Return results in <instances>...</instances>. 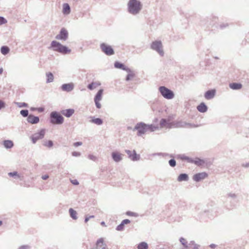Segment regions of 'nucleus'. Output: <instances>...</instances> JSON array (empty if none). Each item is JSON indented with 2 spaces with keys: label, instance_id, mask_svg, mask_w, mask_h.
<instances>
[{
  "label": "nucleus",
  "instance_id": "f257e3e1",
  "mask_svg": "<svg viewBox=\"0 0 249 249\" xmlns=\"http://www.w3.org/2000/svg\"><path fill=\"white\" fill-rule=\"evenodd\" d=\"M184 124L179 122H171L170 119H162L160 123V128H171L173 127H183Z\"/></svg>",
  "mask_w": 249,
  "mask_h": 249
},
{
  "label": "nucleus",
  "instance_id": "f03ea898",
  "mask_svg": "<svg viewBox=\"0 0 249 249\" xmlns=\"http://www.w3.org/2000/svg\"><path fill=\"white\" fill-rule=\"evenodd\" d=\"M128 11L133 14H137L141 9L140 2L137 0H129L128 3Z\"/></svg>",
  "mask_w": 249,
  "mask_h": 249
},
{
  "label": "nucleus",
  "instance_id": "7ed1b4c3",
  "mask_svg": "<svg viewBox=\"0 0 249 249\" xmlns=\"http://www.w3.org/2000/svg\"><path fill=\"white\" fill-rule=\"evenodd\" d=\"M51 47L53 48L54 51L64 54L68 53L71 52V50L56 41L52 42Z\"/></svg>",
  "mask_w": 249,
  "mask_h": 249
},
{
  "label": "nucleus",
  "instance_id": "20e7f679",
  "mask_svg": "<svg viewBox=\"0 0 249 249\" xmlns=\"http://www.w3.org/2000/svg\"><path fill=\"white\" fill-rule=\"evenodd\" d=\"M51 122L53 124H61L64 122L63 117L56 112H52L50 115Z\"/></svg>",
  "mask_w": 249,
  "mask_h": 249
},
{
  "label": "nucleus",
  "instance_id": "39448f33",
  "mask_svg": "<svg viewBox=\"0 0 249 249\" xmlns=\"http://www.w3.org/2000/svg\"><path fill=\"white\" fill-rule=\"evenodd\" d=\"M159 90L161 95L166 99H171L174 96L173 92L164 86L160 87Z\"/></svg>",
  "mask_w": 249,
  "mask_h": 249
},
{
  "label": "nucleus",
  "instance_id": "423d86ee",
  "mask_svg": "<svg viewBox=\"0 0 249 249\" xmlns=\"http://www.w3.org/2000/svg\"><path fill=\"white\" fill-rule=\"evenodd\" d=\"M134 129L138 130V135H141L147 131V124L142 123H138L135 126Z\"/></svg>",
  "mask_w": 249,
  "mask_h": 249
},
{
  "label": "nucleus",
  "instance_id": "0eeeda50",
  "mask_svg": "<svg viewBox=\"0 0 249 249\" xmlns=\"http://www.w3.org/2000/svg\"><path fill=\"white\" fill-rule=\"evenodd\" d=\"M151 47L152 49L157 51L160 55H162L163 52L162 49V44L161 41H155L152 43Z\"/></svg>",
  "mask_w": 249,
  "mask_h": 249
},
{
  "label": "nucleus",
  "instance_id": "6e6552de",
  "mask_svg": "<svg viewBox=\"0 0 249 249\" xmlns=\"http://www.w3.org/2000/svg\"><path fill=\"white\" fill-rule=\"evenodd\" d=\"M102 51L107 55H111L114 54V52L112 47L105 43L101 44Z\"/></svg>",
  "mask_w": 249,
  "mask_h": 249
},
{
  "label": "nucleus",
  "instance_id": "1a4fd4ad",
  "mask_svg": "<svg viewBox=\"0 0 249 249\" xmlns=\"http://www.w3.org/2000/svg\"><path fill=\"white\" fill-rule=\"evenodd\" d=\"M103 94V89H100L94 98V102L98 108H100L101 107V105L100 104L99 102L102 100Z\"/></svg>",
  "mask_w": 249,
  "mask_h": 249
},
{
  "label": "nucleus",
  "instance_id": "9d476101",
  "mask_svg": "<svg viewBox=\"0 0 249 249\" xmlns=\"http://www.w3.org/2000/svg\"><path fill=\"white\" fill-rule=\"evenodd\" d=\"M180 242L186 249H191L190 248H193L194 249H197L196 245L195 244L194 242H192L189 244V246H188L186 240L182 237L180 238Z\"/></svg>",
  "mask_w": 249,
  "mask_h": 249
},
{
  "label": "nucleus",
  "instance_id": "9b49d317",
  "mask_svg": "<svg viewBox=\"0 0 249 249\" xmlns=\"http://www.w3.org/2000/svg\"><path fill=\"white\" fill-rule=\"evenodd\" d=\"M208 174L206 172H201L194 175L193 179L196 182H198L207 178Z\"/></svg>",
  "mask_w": 249,
  "mask_h": 249
},
{
  "label": "nucleus",
  "instance_id": "f8f14e48",
  "mask_svg": "<svg viewBox=\"0 0 249 249\" xmlns=\"http://www.w3.org/2000/svg\"><path fill=\"white\" fill-rule=\"evenodd\" d=\"M45 133V130L44 129H41L39 132L35 134L32 137V141L33 143L36 142L39 139H42Z\"/></svg>",
  "mask_w": 249,
  "mask_h": 249
},
{
  "label": "nucleus",
  "instance_id": "ddd939ff",
  "mask_svg": "<svg viewBox=\"0 0 249 249\" xmlns=\"http://www.w3.org/2000/svg\"><path fill=\"white\" fill-rule=\"evenodd\" d=\"M68 37V32L65 28L61 29L59 35L56 36L57 39L66 40Z\"/></svg>",
  "mask_w": 249,
  "mask_h": 249
},
{
  "label": "nucleus",
  "instance_id": "4468645a",
  "mask_svg": "<svg viewBox=\"0 0 249 249\" xmlns=\"http://www.w3.org/2000/svg\"><path fill=\"white\" fill-rule=\"evenodd\" d=\"M126 152L128 155L129 157L132 160H137L140 158V156L139 155H137L134 150L133 151H131L130 150H126Z\"/></svg>",
  "mask_w": 249,
  "mask_h": 249
},
{
  "label": "nucleus",
  "instance_id": "2eb2a0df",
  "mask_svg": "<svg viewBox=\"0 0 249 249\" xmlns=\"http://www.w3.org/2000/svg\"><path fill=\"white\" fill-rule=\"evenodd\" d=\"M27 121L29 123L34 124H37L39 122V119L38 117L34 116L32 115H30L27 118Z\"/></svg>",
  "mask_w": 249,
  "mask_h": 249
},
{
  "label": "nucleus",
  "instance_id": "dca6fc26",
  "mask_svg": "<svg viewBox=\"0 0 249 249\" xmlns=\"http://www.w3.org/2000/svg\"><path fill=\"white\" fill-rule=\"evenodd\" d=\"M215 93V90L214 89L208 90L205 94V98L208 100L211 99L214 96Z\"/></svg>",
  "mask_w": 249,
  "mask_h": 249
},
{
  "label": "nucleus",
  "instance_id": "f3484780",
  "mask_svg": "<svg viewBox=\"0 0 249 249\" xmlns=\"http://www.w3.org/2000/svg\"><path fill=\"white\" fill-rule=\"evenodd\" d=\"M74 113L73 109H68L61 111V113L67 117H71Z\"/></svg>",
  "mask_w": 249,
  "mask_h": 249
},
{
  "label": "nucleus",
  "instance_id": "a211bd4d",
  "mask_svg": "<svg viewBox=\"0 0 249 249\" xmlns=\"http://www.w3.org/2000/svg\"><path fill=\"white\" fill-rule=\"evenodd\" d=\"M112 157L113 160L116 162H119L122 160V154L117 152H114L112 153Z\"/></svg>",
  "mask_w": 249,
  "mask_h": 249
},
{
  "label": "nucleus",
  "instance_id": "6ab92c4d",
  "mask_svg": "<svg viewBox=\"0 0 249 249\" xmlns=\"http://www.w3.org/2000/svg\"><path fill=\"white\" fill-rule=\"evenodd\" d=\"M197 110L200 112H205L207 110V107L204 103H201L197 107Z\"/></svg>",
  "mask_w": 249,
  "mask_h": 249
},
{
  "label": "nucleus",
  "instance_id": "aec40b11",
  "mask_svg": "<svg viewBox=\"0 0 249 249\" xmlns=\"http://www.w3.org/2000/svg\"><path fill=\"white\" fill-rule=\"evenodd\" d=\"M191 162L199 166L203 165L205 163L203 160L199 158H196L194 160H192Z\"/></svg>",
  "mask_w": 249,
  "mask_h": 249
},
{
  "label": "nucleus",
  "instance_id": "412c9836",
  "mask_svg": "<svg viewBox=\"0 0 249 249\" xmlns=\"http://www.w3.org/2000/svg\"><path fill=\"white\" fill-rule=\"evenodd\" d=\"M71 12L70 7L68 3L63 5V13L64 14H69Z\"/></svg>",
  "mask_w": 249,
  "mask_h": 249
},
{
  "label": "nucleus",
  "instance_id": "4be33fe9",
  "mask_svg": "<svg viewBox=\"0 0 249 249\" xmlns=\"http://www.w3.org/2000/svg\"><path fill=\"white\" fill-rule=\"evenodd\" d=\"M188 179V176L186 174H181L178 178V181H186Z\"/></svg>",
  "mask_w": 249,
  "mask_h": 249
},
{
  "label": "nucleus",
  "instance_id": "5701e85b",
  "mask_svg": "<svg viewBox=\"0 0 249 249\" xmlns=\"http://www.w3.org/2000/svg\"><path fill=\"white\" fill-rule=\"evenodd\" d=\"M63 90L66 91H71L73 89V85L72 84H64L62 86Z\"/></svg>",
  "mask_w": 249,
  "mask_h": 249
},
{
  "label": "nucleus",
  "instance_id": "b1692460",
  "mask_svg": "<svg viewBox=\"0 0 249 249\" xmlns=\"http://www.w3.org/2000/svg\"><path fill=\"white\" fill-rule=\"evenodd\" d=\"M230 87L233 89H239L242 88V85L239 83H231Z\"/></svg>",
  "mask_w": 249,
  "mask_h": 249
},
{
  "label": "nucleus",
  "instance_id": "393cba45",
  "mask_svg": "<svg viewBox=\"0 0 249 249\" xmlns=\"http://www.w3.org/2000/svg\"><path fill=\"white\" fill-rule=\"evenodd\" d=\"M4 146L7 148H10L13 146V142L10 140H6L3 142Z\"/></svg>",
  "mask_w": 249,
  "mask_h": 249
},
{
  "label": "nucleus",
  "instance_id": "a878e982",
  "mask_svg": "<svg viewBox=\"0 0 249 249\" xmlns=\"http://www.w3.org/2000/svg\"><path fill=\"white\" fill-rule=\"evenodd\" d=\"M100 85V83L99 82H92L89 85L88 87L89 89L92 90L98 87Z\"/></svg>",
  "mask_w": 249,
  "mask_h": 249
},
{
  "label": "nucleus",
  "instance_id": "bb28decb",
  "mask_svg": "<svg viewBox=\"0 0 249 249\" xmlns=\"http://www.w3.org/2000/svg\"><path fill=\"white\" fill-rule=\"evenodd\" d=\"M160 128L158 126H155L153 124L147 125V130L150 131H154Z\"/></svg>",
  "mask_w": 249,
  "mask_h": 249
},
{
  "label": "nucleus",
  "instance_id": "cd10ccee",
  "mask_svg": "<svg viewBox=\"0 0 249 249\" xmlns=\"http://www.w3.org/2000/svg\"><path fill=\"white\" fill-rule=\"evenodd\" d=\"M69 212L71 216L73 219H77V213L75 211L73 210L72 208H70L69 210Z\"/></svg>",
  "mask_w": 249,
  "mask_h": 249
},
{
  "label": "nucleus",
  "instance_id": "c85d7f7f",
  "mask_svg": "<svg viewBox=\"0 0 249 249\" xmlns=\"http://www.w3.org/2000/svg\"><path fill=\"white\" fill-rule=\"evenodd\" d=\"M135 77V73L132 71H129L126 77V81H129L133 79Z\"/></svg>",
  "mask_w": 249,
  "mask_h": 249
},
{
  "label": "nucleus",
  "instance_id": "c756f323",
  "mask_svg": "<svg viewBox=\"0 0 249 249\" xmlns=\"http://www.w3.org/2000/svg\"><path fill=\"white\" fill-rule=\"evenodd\" d=\"M46 76L47 77V82L48 83H50L53 82V75L51 72H48L46 74Z\"/></svg>",
  "mask_w": 249,
  "mask_h": 249
},
{
  "label": "nucleus",
  "instance_id": "7c9ffc66",
  "mask_svg": "<svg viewBox=\"0 0 249 249\" xmlns=\"http://www.w3.org/2000/svg\"><path fill=\"white\" fill-rule=\"evenodd\" d=\"M90 122L91 123H94L97 125H100L102 124L103 121L100 118H93Z\"/></svg>",
  "mask_w": 249,
  "mask_h": 249
},
{
  "label": "nucleus",
  "instance_id": "2f4dec72",
  "mask_svg": "<svg viewBox=\"0 0 249 249\" xmlns=\"http://www.w3.org/2000/svg\"><path fill=\"white\" fill-rule=\"evenodd\" d=\"M148 245L145 242H142L138 246V249H147Z\"/></svg>",
  "mask_w": 249,
  "mask_h": 249
},
{
  "label": "nucleus",
  "instance_id": "473e14b6",
  "mask_svg": "<svg viewBox=\"0 0 249 249\" xmlns=\"http://www.w3.org/2000/svg\"><path fill=\"white\" fill-rule=\"evenodd\" d=\"M114 66L116 68L121 69L124 70H126L124 67V66L123 64L120 63L118 62H115L114 64Z\"/></svg>",
  "mask_w": 249,
  "mask_h": 249
},
{
  "label": "nucleus",
  "instance_id": "72a5a7b5",
  "mask_svg": "<svg viewBox=\"0 0 249 249\" xmlns=\"http://www.w3.org/2000/svg\"><path fill=\"white\" fill-rule=\"evenodd\" d=\"M9 52V49L6 46H3L1 48V52L3 54H6Z\"/></svg>",
  "mask_w": 249,
  "mask_h": 249
},
{
  "label": "nucleus",
  "instance_id": "f704fd0d",
  "mask_svg": "<svg viewBox=\"0 0 249 249\" xmlns=\"http://www.w3.org/2000/svg\"><path fill=\"white\" fill-rule=\"evenodd\" d=\"M44 145L45 146L48 147H51L53 145V142L52 141H48L45 142L44 143Z\"/></svg>",
  "mask_w": 249,
  "mask_h": 249
},
{
  "label": "nucleus",
  "instance_id": "c9c22d12",
  "mask_svg": "<svg viewBox=\"0 0 249 249\" xmlns=\"http://www.w3.org/2000/svg\"><path fill=\"white\" fill-rule=\"evenodd\" d=\"M20 114L23 117H27L28 115V110H22L20 111Z\"/></svg>",
  "mask_w": 249,
  "mask_h": 249
},
{
  "label": "nucleus",
  "instance_id": "e433bc0d",
  "mask_svg": "<svg viewBox=\"0 0 249 249\" xmlns=\"http://www.w3.org/2000/svg\"><path fill=\"white\" fill-rule=\"evenodd\" d=\"M169 163L170 165L172 167L175 166L176 164V161L173 159L170 160L169 161Z\"/></svg>",
  "mask_w": 249,
  "mask_h": 249
},
{
  "label": "nucleus",
  "instance_id": "4c0bfd02",
  "mask_svg": "<svg viewBox=\"0 0 249 249\" xmlns=\"http://www.w3.org/2000/svg\"><path fill=\"white\" fill-rule=\"evenodd\" d=\"M124 225L122 223H121L119 225H118L116 228L118 231H122L124 229Z\"/></svg>",
  "mask_w": 249,
  "mask_h": 249
},
{
  "label": "nucleus",
  "instance_id": "58836bf2",
  "mask_svg": "<svg viewBox=\"0 0 249 249\" xmlns=\"http://www.w3.org/2000/svg\"><path fill=\"white\" fill-rule=\"evenodd\" d=\"M8 175L10 177L17 176L18 178L19 177V176L18 175V173L17 172L9 173L8 174Z\"/></svg>",
  "mask_w": 249,
  "mask_h": 249
},
{
  "label": "nucleus",
  "instance_id": "ea45409f",
  "mask_svg": "<svg viewBox=\"0 0 249 249\" xmlns=\"http://www.w3.org/2000/svg\"><path fill=\"white\" fill-rule=\"evenodd\" d=\"M7 22V20L3 17H0V25L4 24Z\"/></svg>",
  "mask_w": 249,
  "mask_h": 249
},
{
  "label": "nucleus",
  "instance_id": "a19ab883",
  "mask_svg": "<svg viewBox=\"0 0 249 249\" xmlns=\"http://www.w3.org/2000/svg\"><path fill=\"white\" fill-rule=\"evenodd\" d=\"M130 222V221L128 219H124V220H123V221L122 222V223L124 225L129 224Z\"/></svg>",
  "mask_w": 249,
  "mask_h": 249
},
{
  "label": "nucleus",
  "instance_id": "79ce46f5",
  "mask_svg": "<svg viewBox=\"0 0 249 249\" xmlns=\"http://www.w3.org/2000/svg\"><path fill=\"white\" fill-rule=\"evenodd\" d=\"M5 106V103L2 101H0V109L3 107H4Z\"/></svg>",
  "mask_w": 249,
  "mask_h": 249
},
{
  "label": "nucleus",
  "instance_id": "37998d69",
  "mask_svg": "<svg viewBox=\"0 0 249 249\" xmlns=\"http://www.w3.org/2000/svg\"><path fill=\"white\" fill-rule=\"evenodd\" d=\"M71 182L74 185H78L79 184V182L76 179L71 180Z\"/></svg>",
  "mask_w": 249,
  "mask_h": 249
},
{
  "label": "nucleus",
  "instance_id": "c03bdc74",
  "mask_svg": "<svg viewBox=\"0 0 249 249\" xmlns=\"http://www.w3.org/2000/svg\"><path fill=\"white\" fill-rule=\"evenodd\" d=\"M82 143L81 142H76L74 143L73 145L74 146L76 147V146L82 145Z\"/></svg>",
  "mask_w": 249,
  "mask_h": 249
},
{
  "label": "nucleus",
  "instance_id": "a18cd8bd",
  "mask_svg": "<svg viewBox=\"0 0 249 249\" xmlns=\"http://www.w3.org/2000/svg\"><path fill=\"white\" fill-rule=\"evenodd\" d=\"M89 158L90 159H91L93 160H96V157L93 155H89Z\"/></svg>",
  "mask_w": 249,
  "mask_h": 249
},
{
  "label": "nucleus",
  "instance_id": "49530a36",
  "mask_svg": "<svg viewBox=\"0 0 249 249\" xmlns=\"http://www.w3.org/2000/svg\"><path fill=\"white\" fill-rule=\"evenodd\" d=\"M126 214L127 215H129V216H134L135 215V213H134L130 212H127Z\"/></svg>",
  "mask_w": 249,
  "mask_h": 249
},
{
  "label": "nucleus",
  "instance_id": "de8ad7c7",
  "mask_svg": "<svg viewBox=\"0 0 249 249\" xmlns=\"http://www.w3.org/2000/svg\"><path fill=\"white\" fill-rule=\"evenodd\" d=\"M48 178H49V176L47 175H44L42 177V178L44 180H46V179H48Z\"/></svg>",
  "mask_w": 249,
  "mask_h": 249
},
{
  "label": "nucleus",
  "instance_id": "09e8293b",
  "mask_svg": "<svg viewBox=\"0 0 249 249\" xmlns=\"http://www.w3.org/2000/svg\"><path fill=\"white\" fill-rule=\"evenodd\" d=\"M210 247L212 249H214L216 247V245L215 244H212L210 245Z\"/></svg>",
  "mask_w": 249,
  "mask_h": 249
},
{
  "label": "nucleus",
  "instance_id": "8fccbe9b",
  "mask_svg": "<svg viewBox=\"0 0 249 249\" xmlns=\"http://www.w3.org/2000/svg\"><path fill=\"white\" fill-rule=\"evenodd\" d=\"M26 104L25 103H22L21 105H19V107H26Z\"/></svg>",
  "mask_w": 249,
  "mask_h": 249
},
{
  "label": "nucleus",
  "instance_id": "3c124183",
  "mask_svg": "<svg viewBox=\"0 0 249 249\" xmlns=\"http://www.w3.org/2000/svg\"><path fill=\"white\" fill-rule=\"evenodd\" d=\"M89 217H86L85 219V222H87L89 221Z\"/></svg>",
  "mask_w": 249,
  "mask_h": 249
},
{
  "label": "nucleus",
  "instance_id": "603ef678",
  "mask_svg": "<svg viewBox=\"0 0 249 249\" xmlns=\"http://www.w3.org/2000/svg\"><path fill=\"white\" fill-rule=\"evenodd\" d=\"M3 72V69L0 68V74H1Z\"/></svg>",
  "mask_w": 249,
  "mask_h": 249
},
{
  "label": "nucleus",
  "instance_id": "864d4df0",
  "mask_svg": "<svg viewBox=\"0 0 249 249\" xmlns=\"http://www.w3.org/2000/svg\"><path fill=\"white\" fill-rule=\"evenodd\" d=\"M101 224L103 226H106L105 223L104 222H102Z\"/></svg>",
  "mask_w": 249,
  "mask_h": 249
},
{
  "label": "nucleus",
  "instance_id": "5fc2aeb1",
  "mask_svg": "<svg viewBox=\"0 0 249 249\" xmlns=\"http://www.w3.org/2000/svg\"><path fill=\"white\" fill-rule=\"evenodd\" d=\"M2 224V222L0 220V226Z\"/></svg>",
  "mask_w": 249,
  "mask_h": 249
},
{
  "label": "nucleus",
  "instance_id": "6e6d98bb",
  "mask_svg": "<svg viewBox=\"0 0 249 249\" xmlns=\"http://www.w3.org/2000/svg\"><path fill=\"white\" fill-rule=\"evenodd\" d=\"M94 217L93 216H90V217Z\"/></svg>",
  "mask_w": 249,
  "mask_h": 249
}]
</instances>
